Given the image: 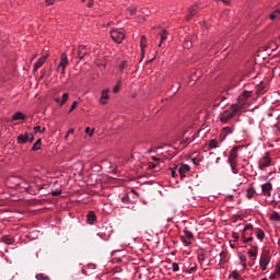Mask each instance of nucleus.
<instances>
[{"mask_svg": "<svg viewBox=\"0 0 280 280\" xmlns=\"http://www.w3.org/2000/svg\"><path fill=\"white\" fill-rule=\"evenodd\" d=\"M248 97H250V92L244 91L240 96L237 103L231 105L230 108L220 114L219 119L222 124H229L235 115H240L244 108H246V104H248Z\"/></svg>", "mask_w": 280, "mask_h": 280, "instance_id": "f257e3e1", "label": "nucleus"}, {"mask_svg": "<svg viewBox=\"0 0 280 280\" xmlns=\"http://www.w3.org/2000/svg\"><path fill=\"white\" fill-rule=\"evenodd\" d=\"M270 165H272V159L270 158V152H266L258 162V168L264 171L266 167H270Z\"/></svg>", "mask_w": 280, "mask_h": 280, "instance_id": "f03ea898", "label": "nucleus"}, {"mask_svg": "<svg viewBox=\"0 0 280 280\" xmlns=\"http://www.w3.org/2000/svg\"><path fill=\"white\" fill-rule=\"evenodd\" d=\"M110 37L114 43H117L119 45L124 43V38H126V34H124V31L121 30H112Z\"/></svg>", "mask_w": 280, "mask_h": 280, "instance_id": "7ed1b4c3", "label": "nucleus"}, {"mask_svg": "<svg viewBox=\"0 0 280 280\" xmlns=\"http://www.w3.org/2000/svg\"><path fill=\"white\" fill-rule=\"evenodd\" d=\"M268 264H270V253L268 250H264L260 255L259 261L261 270H266L268 268Z\"/></svg>", "mask_w": 280, "mask_h": 280, "instance_id": "20e7f679", "label": "nucleus"}, {"mask_svg": "<svg viewBox=\"0 0 280 280\" xmlns=\"http://www.w3.org/2000/svg\"><path fill=\"white\" fill-rule=\"evenodd\" d=\"M248 231H253V224H246L242 232V238L244 244H248V242H253V240H255L253 237V233H250V236L246 237L248 235Z\"/></svg>", "mask_w": 280, "mask_h": 280, "instance_id": "39448f33", "label": "nucleus"}, {"mask_svg": "<svg viewBox=\"0 0 280 280\" xmlns=\"http://www.w3.org/2000/svg\"><path fill=\"white\" fill-rule=\"evenodd\" d=\"M85 56H89V46L80 45L78 47V58H79V60H84Z\"/></svg>", "mask_w": 280, "mask_h": 280, "instance_id": "423d86ee", "label": "nucleus"}, {"mask_svg": "<svg viewBox=\"0 0 280 280\" xmlns=\"http://www.w3.org/2000/svg\"><path fill=\"white\" fill-rule=\"evenodd\" d=\"M68 65H69V58L67 57L66 52H62L60 57V62L57 69H60V68L67 69Z\"/></svg>", "mask_w": 280, "mask_h": 280, "instance_id": "0eeeda50", "label": "nucleus"}, {"mask_svg": "<svg viewBox=\"0 0 280 280\" xmlns=\"http://www.w3.org/2000/svg\"><path fill=\"white\" fill-rule=\"evenodd\" d=\"M261 191L264 196L270 197L272 191V184L270 183L262 184Z\"/></svg>", "mask_w": 280, "mask_h": 280, "instance_id": "6e6552de", "label": "nucleus"}, {"mask_svg": "<svg viewBox=\"0 0 280 280\" xmlns=\"http://www.w3.org/2000/svg\"><path fill=\"white\" fill-rule=\"evenodd\" d=\"M196 14H198V5H192L190 7V9L188 10V15L186 16V21H190L191 19H194V16H196Z\"/></svg>", "mask_w": 280, "mask_h": 280, "instance_id": "1a4fd4ad", "label": "nucleus"}, {"mask_svg": "<svg viewBox=\"0 0 280 280\" xmlns=\"http://www.w3.org/2000/svg\"><path fill=\"white\" fill-rule=\"evenodd\" d=\"M47 60V56H42L37 62L34 65L33 71L36 72L38 71L43 65H45V61Z\"/></svg>", "mask_w": 280, "mask_h": 280, "instance_id": "9d476101", "label": "nucleus"}, {"mask_svg": "<svg viewBox=\"0 0 280 280\" xmlns=\"http://www.w3.org/2000/svg\"><path fill=\"white\" fill-rule=\"evenodd\" d=\"M69 101V93H63L60 98H55V102L59 104V106H65L67 102Z\"/></svg>", "mask_w": 280, "mask_h": 280, "instance_id": "9b49d317", "label": "nucleus"}, {"mask_svg": "<svg viewBox=\"0 0 280 280\" xmlns=\"http://www.w3.org/2000/svg\"><path fill=\"white\" fill-rule=\"evenodd\" d=\"M252 231L255 233L257 240H259L260 242H264V237H266V233H264V230H261V229H255V228L253 226V230H252Z\"/></svg>", "mask_w": 280, "mask_h": 280, "instance_id": "f8f14e48", "label": "nucleus"}, {"mask_svg": "<svg viewBox=\"0 0 280 280\" xmlns=\"http://www.w3.org/2000/svg\"><path fill=\"white\" fill-rule=\"evenodd\" d=\"M190 167L187 164H184L182 166L178 167V174L183 180V178H185V174H187V172H189Z\"/></svg>", "mask_w": 280, "mask_h": 280, "instance_id": "ddd939ff", "label": "nucleus"}, {"mask_svg": "<svg viewBox=\"0 0 280 280\" xmlns=\"http://www.w3.org/2000/svg\"><path fill=\"white\" fill-rule=\"evenodd\" d=\"M167 30H162V32L159 33V36H160V44H159V47H162L163 45V42L164 40H167Z\"/></svg>", "mask_w": 280, "mask_h": 280, "instance_id": "4468645a", "label": "nucleus"}, {"mask_svg": "<svg viewBox=\"0 0 280 280\" xmlns=\"http://www.w3.org/2000/svg\"><path fill=\"white\" fill-rule=\"evenodd\" d=\"M108 93H109V90H103L102 91L101 100H100L101 104H107L108 97H109Z\"/></svg>", "mask_w": 280, "mask_h": 280, "instance_id": "2eb2a0df", "label": "nucleus"}, {"mask_svg": "<svg viewBox=\"0 0 280 280\" xmlns=\"http://www.w3.org/2000/svg\"><path fill=\"white\" fill-rule=\"evenodd\" d=\"M27 141H30V133H24V135H20L18 137V143H27Z\"/></svg>", "mask_w": 280, "mask_h": 280, "instance_id": "dca6fc26", "label": "nucleus"}, {"mask_svg": "<svg viewBox=\"0 0 280 280\" xmlns=\"http://www.w3.org/2000/svg\"><path fill=\"white\" fill-rule=\"evenodd\" d=\"M95 220H97V217L95 215V212L90 211V212L86 214L88 224H93V222H95Z\"/></svg>", "mask_w": 280, "mask_h": 280, "instance_id": "f3484780", "label": "nucleus"}, {"mask_svg": "<svg viewBox=\"0 0 280 280\" xmlns=\"http://www.w3.org/2000/svg\"><path fill=\"white\" fill-rule=\"evenodd\" d=\"M246 196L248 198V200L255 198V196H257V191L255 190V188L249 187L246 191Z\"/></svg>", "mask_w": 280, "mask_h": 280, "instance_id": "a211bd4d", "label": "nucleus"}, {"mask_svg": "<svg viewBox=\"0 0 280 280\" xmlns=\"http://www.w3.org/2000/svg\"><path fill=\"white\" fill-rule=\"evenodd\" d=\"M277 277H280V264L276 265L275 272L269 276V279H277Z\"/></svg>", "mask_w": 280, "mask_h": 280, "instance_id": "6ab92c4d", "label": "nucleus"}, {"mask_svg": "<svg viewBox=\"0 0 280 280\" xmlns=\"http://www.w3.org/2000/svg\"><path fill=\"white\" fill-rule=\"evenodd\" d=\"M232 132H233V129H231V127H225L221 131V137L226 139V137H229V135H231Z\"/></svg>", "mask_w": 280, "mask_h": 280, "instance_id": "aec40b11", "label": "nucleus"}, {"mask_svg": "<svg viewBox=\"0 0 280 280\" xmlns=\"http://www.w3.org/2000/svg\"><path fill=\"white\" fill-rule=\"evenodd\" d=\"M238 149H240L238 147H234V148L230 151L229 159L237 160V150H238Z\"/></svg>", "mask_w": 280, "mask_h": 280, "instance_id": "412c9836", "label": "nucleus"}, {"mask_svg": "<svg viewBox=\"0 0 280 280\" xmlns=\"http://www.w3.org/2000/svg\"><path fill=\"white\" fill-rule=\"evenodd\" d=\"M140 46H141L142 51H143V49L145 47H148V38L145 37V35L141 36V38H140Z\"/></svg>", "mask_w": 280, "mask_h": 280, "instance_id": "4be33fe9", "label": "nucleus"}, {"mask_svg": "<svg viewBox=\"0 0 280 280\" xmlns=\"http://www.w3.org/2000/svg\"><path fill=\"white\" fill-rule=\"evenodd\" d=\"M13 121H19V119H25V115L21 112L15 113L12 116Z\"/></svg>", "mask_w": 280, "mask_h": 280, "instance_id": "5701e85b", "label": "nucleus"}, {"mask_svg": "<svg viewBox=\"0 0 280 280\" xmlns=\"http://www.w3.org/2000/svg\"><path fill=\"white\" fill-rule=\"evenodd\" d=\"M43 144V141L38 139L32 147V152H36V150H40V145Z\"/></svg>", "mask_w": 280, "mask_h": 280, "instance_id": "b1692460", "label": "nucleus"}, {"mask_svg": "<svg viewBox=\"0 0 280 280\" xmlns=\"http://www.w3.org/2000/svg\"><path fill=\"white\" fill-rule=\"evenodd\" d=\"M249 257H257L258 255V249L257 246H252V249L248 250Z\"/></svg>", "mask_w": 280, "mask_h": 280, "instance_id": "393cba45", "label": "nucleus"}, {"mask_svg": "<svg viewBox=\"0 0 280 280\" xmlns=\"http://www.w3.org/2000/svg\"><path fill=\"white\" fill-rule=\"evenodd\" d=\"M2 242H4V244H14V238L11 236H3L2 237Z\"/></svg>", "mask_w": 280, "mask_h": 280, "instance_id": "a878e982", "label": "nucleus"}, {"mask_svg": "<svg viewBox=\"0 0 280 280\" xmlns=\"http://www.w3.org/2000/svg\"><path fill=\"white\" fill-rule=\"evenodd\" d=\"M179 240H180V242H183V244H185L186 246H189L190 244H191V241L188 238V237H186V236H179Z\"/></svg>", "mask_w": 280, "mask_h": 280, "instance_id": "bb28decb", "label": "nucleus"}, {"mask_svg": "<svg viewBox=\"0 0 280 280\" xmlns=\"http://www.w3.org/2000/svg\"><path fill=\"white\" fill-rule=\"evenodd\" d=\"M35 277L37 280H51L49 276H46L45 273H37Z\"/></svg>", "mask_w": 280, "mask_h": 280, "instance_id": "cd10ccee", "label": "nucleus"}, {"mask_svg": "<svg viewBox=\"0 0 280 280\" xmlns=\"http://www.w3.org/2000/svg\"><path fill=\"white\" fill-rule=\"evenodd\" d=\"M120 89H121V80H118L116 85L113 89V93H119Z\"/></svg>", "mask_w": 280, "mask_h": 280, "instance_id": "c85d7f7f", "label": "nucleus"}, {"mask_svg": "<svg viewBox=\"0 0 280 280\" xmlns=\"http://www.w3.org/2000/svg\"><path fill=\"white\" fill-rule=\"evenodd\" d=\"M271 21H275V19H280V10L277 9L271 15H270Z\"/></svg>", "mask_w": 280, "mask_h": 280, "instance_id": "c756f323", "label": "nucleus"}, {"mask_svg": "<svg viewBox=\"0 0 280 280\" xmlns=\"http://www.w3.org/2000/svg\"><path fill=\"white\" fill-rule=\"evenodd\" d=\"M270 220H273L275 222H280V215L277 211L272 212Z\"/></svg>", "mask_w": 280, "mask_h": 280, "instance_id": "7c9ffc66", "label": "nucleus"}, {"mask_svg": "<svg viewBox=\"0 0 280 280\" xmlns=\"http://www.w3.org/2000/svg\"><path fill=\"white\" fill-rule=\"evenodd\" d=\"M184 234L188 240H194V233L191 231L185 230Z\"/></svg>", "mask_w": 280, "mask_h": 280, "instance_id": "2f4dec72", "label": "nucleus"}, {"mask_svg": "<svg viewBox=\"0 0 280 280\" xmlns=\"http://www.w3.org/2000/svg\"><path fill=\"white\" fill-rule=\"evenodd\" d=\"M213 148H218V141L215 140H210L209 142V149L213 150Z\"/></svg>", "mask_w": 280, "mask_h": 280, "instance_id": "473e14b6", "label": "nucleus"}, {"mask_svg": "<svg viewBox=\"0 0 280 280\" xmlns=\"http://www.w3.org/2000/svg\"><path fill=\"white\" fill-rule=\"evenodd\" d=\"M79 104H80V103H79L78 101H74V102L72 103V105H71V107H70V109H69L68 113H69V114H70V113H73V109H74V108H78V105H79Z\"/></svg>", "mask_w": 280, "mask_h": 280, "instance_id": "72a5a7b5", "label": "nucleus"}, {"mask_svg": "<svg viewBox=\"0 0 280 280\" xmlns=\"http://www.w3.org/2000/svg\"><path fill=\"white\" fill-rule=\"evenodd\" d=\"M82 3H85L86 8H93V0H81Z\"/></svg>", "mask_w": 280, "mask_h": 280, "instance_id": "f704fd0d", "label": "nucleus"}, {"mask_svg": "<svg viewBox=\"0 0 280 280\" xmlns=\"http://www.w3.org/2000/svg\"><path fill=\"white\" fill-rule=\"evenodd\" d=\"M240 261H241L243 268H246V256L241 255V256H240Z\"/></svg>", "mask_w": 280, "mask_h": 280, "instance_id": "c9c22d12", "label": "nucleus"}, {"mask_svg": "<svg viewBox=\"0 0 280 280\" xmlns=\"http://www.w3.org/2000/svg\"><path fill=\"white\" fill-rule=\"evenodd\" d=\"M172 268H173V272H178V270H180V267L178 266V262H173Z\"/></svg>", "mask_w": 280, "mask_h": 280, "instance_id": "e433bc0d", "label": "nucleus"}, {"mask_svg": "<svg viewBox=\"0 0 280 280\" xmlns=\"http://www.w3.org/2000/svg\"><path fill=\"white\" fill-rule=\"evenodd\" d=\"M121 202H124V205H128V202H130V197L128 195H125L122 198H121Z\"/></svg>", "mask_w": 280, "mask_h": 280, "instance_id": "4c0bfd02", "label": "nucleus"}, {"mask_svg": "<svg viewBox=\"0 0 280 280\" xmlns=\"http://www.w3.org/2000/svg\"><path fill=\"white\" fill-rule=\"evenodd\" d=\"M128 12L131 16H135V14H137V8H130Z\"/></svg>", "mask_w": 280, "mask_h": 280, "instance_id": "58836bf2", "label": "nucleus"}, {"mask_svg": "<svg viewBox=\"0 0 280 280\" xmlns=\"http://www.w3.org/2000/svg\"><path fill=\"white\" fill-rule=\"evenodd\" d=\"M205 259H206L205 253L198 254V261H205Z\"/></svg>", "mask_w": 280, "mask_h": 280, "instance_id": "ea45409f", "label": "nucleus"}, {"mask_svg": "<svg viewBox=\"0 0 280 280\" xmlns=\"http://www.w3.org/2000/svg\"><path fill=\"white\" fill-rule=\"evenodd\" d=\"M34 131H35L36 133H38V132H45V128L40 129V126H36V127H34Z\"/></svg>", "mask_w": 280, "mask_h": 280, "instance_id": "a19ab883", "label": "nucleus"}, {"mask_svg": "<svg viewBox=\"0 0 280 280\" xmlns=\"http://www.w3.org/2000/svg\"><path fill=\"white\" fill-rule=\"evenodd\" d=\"M233 174H237L240 170H237V164L231 165Z\"/></svg>", "mask_w": 280, "mask_h": 280, "instance_id": "79ce46f5", "label": "nucleus"}, {"mask_svg": "<svg viewBox=\"0 0 280 280\" xmlns=\"http://www.w3.org/2000/svg\"><path fill=\"white\" fill-rule=\"evenodd\" d=\"M171 176H173V178H176V176H178V174L176 173V168H171Z\"/></svg>", "mask_w": 280, "mask_h": 280, "instance_id": "37998d69", "label": "nucleus"}, {"mask_svg": "<svg viewBox=\"0 0 280 280\" xmlns=\"http://www.w3.org/2000/svg\"><path fill=\"white\" fill-rule=\"evenodd\" d=\"M85 132H86V135H89V137H93V130H91L90 127H88V128L85 129Z\"/></svg>", "mask_w": 280, "mask_h": 280, "instance_id": "c03bdc74", "label": "nucleus"}, {"mask_svg": "<svg viewBox=\"0 0 280 280\" xmlns=\"http://www.w3.org/2000/svg\"><path fill=\"white\" fill-rule=\"evenodd\" d=\"M62 194V190H54L51 192L52 196H60Z\"/></svg>", "mask_w": 280, "mask_h": 280, "instance_id": "a18cd8bd", "label": "nucleus"}, {"mask_svg": "<svg viewBox=\"0 0 280 280\" xmlns=\"http://www.w3.org/2000/svg\"><path fill=\"white\" fill-rule=\"evenodd\" d=\"M230 165H237V160L229 159Z\"/></svg>", "mask_w": 280, "mask_h": 280, "instance_id": "49530a36", "label": "nucleus"}, {"mask_svg": "<svg viewBox=\"0 0 280 280\" xmlns=\"http://www.w3.org/2000/svg\"><path fill=\"white\" fill-rule=\"evenodd\" d=\"M28 141H30V143L34 142V135L33 133H28Z\"/></svg>", "mask_w": 280, "mask_h": 280, "instance_id": "de8ad7c7", "label": "nucleus"}, {"mask_svg": "<svg viewBox=\"0 0 280 280\" xmlns=\"http://www.w3.org/2000/svg\"><path fill=\"white\" fill-rule=\"evenodd\" d=\"M156 167V164L150 162L149 163V170H154Z\"/></svg>", "mask_w": 280, "mask_h": 280, "instance_id": "09e8293b", "label": "nucleus"}, {"mask_svg": "<svg viewBox=\"0 0 280 280\" xmlns=\"http://www.w3.org/2000/svg\"><path fill=\"white\" fill-rule=\"evenodd\" d=\"M22 187H23V189H25V191H30V185L28 184H24Z\"/></svg>", "mask_w": 280, "mask_h": 280, "instance_id": "8fccbe9b", "label": "nucleus"}, {"mask_svg": "<svg viewBox=\"0 0 280 280\" xmlns=\"http://www.w3.org/2000/svg\"><path fill=\"white\" fill-rule=\"evenodd\" d=\"M270 205H271V207H277V205H279V202H277V200H271Z\"/></svg>", "mask_w": 280, "mask_h": 280, "instance_id": "3c124183", "label": "nucleus"}, {"mask_svg": "<svg viewBox=\"0 0 280 280\" xmlns=\"http://www.w3.org/2000/svg\"><path fill=\"white\" fill-rule=\"evenodd\" d=\"M190 142H191V139H189V138L184 139V143H190Z\"/></svg>", "mask_w": 280, "mask_h": 280, "instance_id": "603ef678", "label": "nucleus"}, {"mask_svg": "<svg viewBox=\"0 0 280 280\" xmlns=\"http://www.w3.org/2000/svg\"><path fill=\"white\" fill-rule=\"evenodd\" d=\"M185 47H191V43L190 42H186L185 43Z\"/></svg>", "mask_w": 280, "mask_h": 280, "instance_id": "864d4df0", "label": "nucleus"}, {"mask_svg": "<svg viewBox=\"0 0 280 280\" xmlns=\"http://www.w3.org/2000/svg\"><path fill=\"white\" fill-rule=\"evenodd\" d=\"M73 132H75L74 129H69L68 135H73Z\"/></svg>", "mask_w": 280, "mask_h": 280, "instance_id": "5fc2aeb1", "label": "nucleus"}, {"mask_svg": "<svg viewBox=\"0 0 280 280\" xmlns=\"http://www.w3.org/2000/svg\"><path fill=\"white\" fill-rule=\"evenodd\" d=\"M61 69V75H65V71L67 68H60Z\"/></svg>", "mask_w": 280, "mask_h": 280, "instance_id": "6e6d98bb", "label": "nucleus"}, {"mask_svg": "<svg viewBox=\"0 0 280 280\" xmlns=\"http://www.w3.org/2000/svg\"><path fill=\"white\" fill-rule=\"evenodd\" d=\"M153 161H161V159L156 158V156H152Z\"/></svg>", "mask_w": 280, "mask_h": 280, "instance_id": "4d7b16f0", "label": "nucleus"}, {"mask_svg": "<svg viewBox=\"0 0 280 280\" xmlns=\"http://www.w3.org/2000/svg\"><path fill=\"white\" fill-rule=\"evenodd\" d=\"M240 276L237 273H234V279H237Z\"/></svg>", "mask_w": 280, "mask_h": 280, "instance_id": "13d9d810", "label": "nucleus"}, {"mask_svg": "<svg viewBox=\"0 0 280 280\" xmlns=\"http://www.w3.org/2000/svg\"><path fill=\"white\" fill-rule=\"evenodd\" d=\"M215 163H220V158H217Z\"/></svg>", "mask_w": 280, "mask_h": 280, "instance_id": "bf43d9fd", "label": "nucleus"}, {"mask_svg": "<svg viewBox=\"0 0 280 280\" xmlns=\"http://www.w3.org/2000/svg\"><path fill=\"white\" fill-rule=\"evenodd\" d=\"M65 139H69V133L66 135Z\"/></svg>", "mask_w": 280, "mask_h": 280, "instance_id": "052dcab7", "label": "nucleus"}, {"mask_svg": "<svg viewBox=\"0 0 280 280\" xmlns=\"http://www.w3.org/2000/svg\"><path fill=\"white\" fill-rule=\"evenodd\" d=\"M194 139H196V135H192V139H191V141H194Z\"/></svg>", "mask_w": 280, "mask_h": 280, "instance_id": "680f3d73", "label": "nucleus"}, {"mask_svg": "<svg viewBox=\"0 0 280 280\" xmlns=\"http://www.w3.org/2000/svg\"><path fill=\"white\" fill-rule=\"evenodd\" d=\"M191 270H196V268H191Z\"/></svg>", "mask_w": 280, "mask_h": 280, "instance_id": "e2e57ef3", "label": "nucleus"}]
</instances>
